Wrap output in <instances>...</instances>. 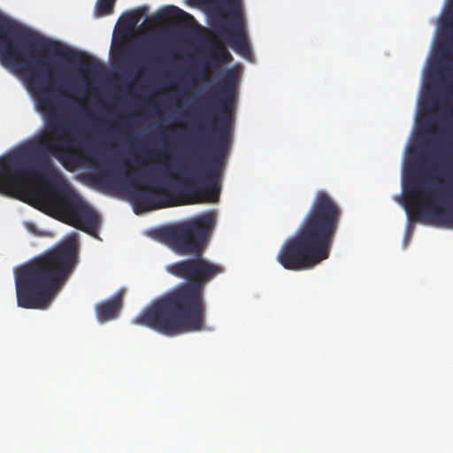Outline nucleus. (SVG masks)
Listing matches in <instances>:
<instances>
[{
  "label": "nucleus",
  "instance_id": "f257e3e1",
  "mask_svg": "<svg viewBox=\"0 0 453 453\" xmlns=\"http://www.w3.org/2000/svg\"><path fill=\"white\" fill-rule=\"evenodd\" d=\"M42 53L78 65L81 71L99 75L104 65L61 42L42 37L0 13V63L20 75L37 107L45 115L41 134L0 157V194L22 199L31 178L40 179L46 191L37 194L40 203L61 214L65 222H100L98 215L67 185L50 157L64 166L91 161L81 150L79 138L70 134L64 111L73 98L70 84L58 65Z\"/></svg>",
  "mask_w": 453,
  "mask_h": 453
},
{
  "label": "nucleus",
  "instance_id": "1a4fd4ad",
  "mask_svg": "<svg viewBox=\"0 0 453 453\" xmlns=\"http://www.w3.org/2000/svg\"><path fill=\"white\" fill-rule=\"evenodd\" d=\"M122 295L117 294L111 299L98 303L96 306L97 319L104 323L116 319L122 308Z\"/></svg>",
  "mask_w": 453,
  "mask_h": 453
},
{
  "label": "nucleus",
  "instance_id": "7ed1b4c3",
  "mask_svg": "<svg viewBox=\"0 0 453 453\" xmlns=\"http://www.w3.org/2000/svg\"><path fill=\"white\" fill-rule=\"evenodd\" d=\"M237 81V69H228L220 81L203 96L206 111L217 106V114L209 118L210 150L207 154L195 152L189 162L180 165L181 173L177 176L182 193L209 203H215L219 197V180L230 142L232 104Z\"/></svg>",
  "mask_w": 453,
  "mask_h": 453
},
{
  "label": "nucleus",
  "instance_id": "9b49d317",
  "mask_svg": "<svg viewBox=\"0 0 453 453\" xmlns=\"http://www.w3.org/2000/svg\"><path fill=\"white\" fill-rule=\"evenodd\" d=\"M115 0H98L96 10L101 16L108 15L112 12Z\"/></svg>",
  "mask_w": 453,
  "mask_h": 453
},
{
  "label": "nucleus",
  "instance_id": "39448f33",
  "mask_svg": "<svg viewBox=\"0 0 453 453\" xmlns=\"http://www.w3.org/2000/svg\"><path fill=\"white\" fill-rule=\"evenodd\" d=\"M77 262L76 242L70 239L19 267L15 271L18 306L48 309L72 275Z\"/></svg>",
  "mask_w": 453,
  "mask_h": 453
},
{
  "label": "nucleus",
  "instance_id": "f03ea898",
  "mask_svg": "<svg viewBox=\"0 0 453 453\" xmlns=\"http://www.w3.org/2000/svg\"><path fill=\"white\" fill-rule=\"evenodd\" d=\"M217 225L213 211L178 221L157 231L158 237L176 254L192 257L168 265V273L185 280L167 291L137 314L133 323L149 327L166 336L197 332L204 328L205 287L225 267L203 256Z\"/></svg>",
  "mask_w": 453,
  "mask_h": 453
},
{
  "label": "nucleus",
  "instance_id": "20e7f679",
  "mask_svg": "<svg viewBox=\"0 0 453 453\" xmlns=\"http://www.w3.org/2000/svg\"><path fill=\"white\" fill-rule=\"evenodd\" d=\"M342 216L339 203L319 190L295 234L282 243L277 262L286 270L303 271L327 259Z\"/></svg>",
  "mask_w": 453,
  "mask_h": 453
},
{
  "label": "nucleus",
  "instance_id": "6e6552de",
  "mask_svg": "<svg viewBox=\"0 0 453 453\" xmlns=\"http://www.w3.org/2000/svg\"><path fill=\"white\" fill-rule=\"evenodd\" d=\"M231 58V54L222 42H213L205 55L201 76L204 78L209 68L218 69Z\"/></svg>",
  "mask_w": 453,
  "mask_h": 453
},
{
  "label": "nucleus",
  "instance_id": "423d86ee",
  "mask_svg": "<svg viewBox=\"0 0 453 453\" xmlns=\"http://www.w3.org/2000/svg\"><path fill=\"white\" fill-rule=\"evenodd\" d=\"M156 172L149 169L141 173L135 169L125 179L104 170L96 175V181L110 189H122L128 196L135 211H150L172 205L169 192L155 181Z\"/></svg>",
  "mask_w": 453,
  "mask_h": 453
},
{
  "label": "nucleus",
  "instance_id": "0eeeda50",
  "mask_svg": "<svg viewBox=\"0 0 453 453\" xmlns=\"http://www.w3.org/2000/svg\"><path fill=\"white\" fill-rule=\"evenodd\" d=\"M229 13L232 17L231 22L227 23L222 20L216 24L215 29L221 37L231 44L234 50L241 53L249 52V46L243 30L240 0H231Z\"/></svg>",
  "mask_w": 453,
  "mask_h": 453
},
{
  "label": "nucleus",
  "instance_id": "9d476101",
  "mask_svg": "<svg viewBox=\"0 0 453 453\" xmlns=\"http://www.w3.org/2000/svg\"><path fill=\"white\" fill-rule=\"evenodd\" d=\"M157 15L162 21H169L172 19H180L183 18L193 19L190 14L173 5L163 8L159 11Z\"/></svg>",
  "mask_w": 453,
  "mask_h": 453
},
{
  "label": "nucleus",
  "instance_id": "f8f14e48",
  "mask_svg": "<svg viewBox=\"0 0 453 453\" xmlns=\"http://www.w3.org/2000/svg\"><path fill=\"white\" fill-rule=\"evenodd\" d=\"M139 20V15L138 13L133 12L127 14L126 21L129 26L135 25Z\"/></svg>",
  "mask_w": 453,
  "mask_h": 453
}]
</instances>
